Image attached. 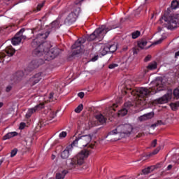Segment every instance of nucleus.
I'll list each match as a JSON object with an SVG mask.
<instances>
[{
    "instance_id": "obj_1",
    "label": "nucleus",
    "mask_w": 179,
    "mask_h": 179,
    "mask_svg": "<svg viewBox=\"0 0 179 179\" xmlns=\"http://www.w3.org/2000/svg\"><path fill=\"white\" fill-rule=\"evenodd\" d=\"M152 87L149 89L145 87H140L135 90H132L130 86H126L123 90L124 94H131V96H134L137 99L136 104L142 106L145 104V99L149 96V94H156L157 92L163 90L164 87V84L162 79L156 80L154 82L151 83Z\"/></svg>"
},
{
    "instance_id": "obj_2",
    "label": "nucleus",
    "mask_w": 179,
    "mask_h": 179,
    "mask_svg": "<svg viewBox=\"0 0 179 179\" xmlns=\"http://www.w3.org/2000/svg\"><path fill=\"white\" fill-rule=\"evenodd\" d=\"M48 34H50L48 32L38 34L36 38L32 41L31 45L32 47H36L38 45L34 50V54L35 55H37V57L44 55L46 61H51V59H54L55 57L59 55V49L53 48L50 50V48H51V44L48 42H44V40L48 37Z\"/></svg>"
},
{
    "instance_id": "obj_3",
    "label": "nucleus",
    "mask_w": 179,
    "mask_h": 179,
    "mask_svg": "<svg viewBox=\"0 0 179 179\" xmlns=\"http://www.w3.org/2000/svg\"><path fill=\"white\" fill-rule=\"evenodd\" d=\"M89 155H90V152L88 150H83L73 158L68 159L66 163L67 166L70 170L78 169L79 166H82L85 163V160L89 157Z\"/></svg>"
},
{
    "instance_id": "obj_4",
    "label": "nucleus",
    "mask_w": 179,
    "mask_h": 179,
    "mask_svg": "<svg viewBox=\"0 0 179 179\" xmlns=\"http://www.w3.org/2000/svg\"><path fill=\"white\" fill-rule=\"evenodd\" d=\"M92 142V136L90 135H84V136H79L75 141L73 142L72 145L73 146H78L79 148H85L88 146L93 149V145H90Z\"/></svg>"
},
{
    "instance_id": "obj_5",
    "label": "nucleus",
    "mask_w": 179,
    "mask_h": 179,
    "mask_svg": "<svg viewBox=\"0 0 179 179\" xmlns=\"http://www.w3.org/2000/svg\"><path fill=\"white\" fill-rule=\"evenodd\" d=\"M111 29L113 28L109 29L108 27H106V25L101 26L99 28L96 29L93 34L90 35L88 38L89 41H93V40H96V38L99 41L103 40L104 36H106L107 32L110 31Z\"/></svg>"
},
{
    "instance_id": "obj_6",
    "label": "nucleus",
    "mask_w": 179,
    "mask_h": 179,
    "mask_svg": "<svg viewBox=\"0 0 179 179\" xmlns=\"http://www.w3.org/2000/svg\"><path fill=\"white\" fill-rule=\"evenodd\" d=\"M162 20L168 23L169 27L171 30H173V29H176V27H178L179 26L177 15H170L168 18H166V16H164L159 20V23H162Z\"/></svg>"
},
{
    "instance_id": "obj_7",
    "label": "nucleus",
    "mask_w": 179,
    "mask_h": 179,
    "mask_svg": "<svg viewBox=\"0 0 179 179\" xmlns=\"http://www.w3.org/2000/svg\"><path fill=\"white\" fill-rule=\"evenodd\" d=\"M113 111H115V109H114L113 106L106 108L103 113H99L96 115V119L99 121L101 124H106L107 117H110Z\"/></svg>"
},
{
    "instance_id": "obj_8",
    "label": "nucleus",
    "mask_w": 179,
    "mask_h": 179,
    "mask_svg": "<svg viewBox=\"0 0 179 179\" xmlns=\"http://www.w3.org/2000/svg\"><path fill=\"white\" fill-rule=\"evenodd\" d=\"M133 129L134 127L131 124H122L116 128V131H117L122 138L124 136H128V135H131Z\"/></svg>"
},
{
    "instance_id": "obj_9",
    "label": "nucleus",
    "mask_w": 179,
    "mask_h": 179,
    "mask_svg": "<svg viewBox=\"0 0 179 179\" xmlns=\"http://www.w3.org/2000/svg\"><path fill=\"white\" fill-rule=\"evenodd\" d=\"M15 52L16 50L12 48V46H8L5 50V52L7 54V55H6L5 52H1L0 59H1V61L9 62L10 61V59H9L10 57H13Z\"/></svg>"
},
{
    "instance_id": "obj_10",
    "label": "nucleus",
    "mask_w": 179,
    "mask_h": 179,
    "mask_svg": "<svg viewBox=\"0 0 179 179\" xmlns=\"http://www.w3.org/2000/svg\"><path fill=\"white\" fill-rule=\"evenodd\" d=\"M83 43H85V40L83 38H79L76 43L75 44H73L72 45V48L73 50V54L74 55H76L77 54H80V52H82V51H83V45H82V44H83Z\"/></svg>"
},
{
    "instance_id": "obj_11",
    "label": "nucleus",
    "mask_w": 179,
    "mask_h": 179,
    "mask_svg": "<svg viewBox=\"0 0 179 179\" xmlns=\"http://www.w3.org/2000/svg\"><path fill=\"white\" fill-rule=\"evenodd\" d=\"M23 33H24V29H21L12 39V44L13 45H17L18 44H20L22 42V40H26L27 37L26 36L23 35Z\"/></svg>"
},
{
    "instance_id": "obj_12",
    "label": "nucleus",
    "mask_w": 179,
    "mask_h": 179,
    "mask_svg": "<svg viewBox=\"0 0 179 179\" xmlns=\"http://www.w3.org/2000/svg\"><path fill=\"white\" fill-rule=\"evenodd\" d=\"M172 96H173V94H171V92H169L168 94L164 95L162 97L155 100L152 102V104H164L170 101V100H171Z\"/></svg>"
},
{
    "instance_id": "obj_13",
    "label": "nucleus",
    "mask_w": 179,
    "mask_h": 179,
    "mask_svg": "<svg viewBox=\"0 0 179 179\" xmlns=\"http://www.w3.org/2000/svg\"><path fill=\"white\" fill-rule=\"evenodd\" d=\"M80 12V8H78L75 13H71L69 16L66 17L65 20V23L68 24H71V23H73V22L76 21V18L79 16V13Z\"/></svg>"
},
{
    "instance_id": "obj_14",
    "label": "nucleus",
    "mask_w": 179,
    "mask_h": 179,
    "mask_svg": "<svg viewBox=\"0 0 179 179\" xmlns=\"http://www.w3.org/2000/svg\"><path fill=\"white\" fill-rule=\"evenodd\" d=\"M115 51H117V43H108L103 48L102 54L106 55L108 52H115Z\"/></svg>"
},
{
    "instance_id": "obj_15",
    "label": "nucleus",
    "mask_w": 179,
    "mask_h": 179,
    "mask_svg": "<svg viewBox=\"0 0 179 179\" xmlns=\"http://www.w3.org/2000/svg\"><path fill=\"white\" fill-rule=\"evenodd\" d=\"M108 141H110V142H115V141H119L121 138V135L118 133V131L116 129L110 131L108 136H106Z\"/></svg>"
},
{
    "instance_id": "obj_16",
    "label": "nucleus",
    "mask_w": 179,
    "mask_h": 179,
    "mask_svg": "<svg viewBox=\"0 0 179 179\" xmlns=\"http://www.w3.org/2000/svg\"><path fill=\"white\" fill-rule=\"evenodd\" d=\"M73 145L71 144L61 152L62 159H68V157L71 156L72 151L73 150Z\"/></svg>"
},
{
    "instance_id": "obj_17",
    "label": "nucleus",
    "mask_w": 179,
    "mask_h": 179,
    "mask_svg": "<svg viewBox=\"0 0 179 179\" xmlns=\"http://www.w3.org/2000/svg\"><path fill=\"white\" fill-rule=\"evenodd\" d=\"M41 108H44L43 103L36 106L34 108L29 109L26 114V118H30L32 114H34V113H36V111H38V110H41Z\"/></svg>"
},
{
    "instance_id": "obj_18",
    "label": "nucleus",
    "mask_w": 179,
    "mask_h": 179,
    "mask_svg": "<svg viewBox=\"0 0 179 179\" xmlns=\"http://www.w3.org/2000/svg\"><path fill=\"white\" fill-rule=\"evenodd\" d=\"M155 117V113L150 112L147 114H144L140 116L138 120L140 122H143V121H148V120H152Z\"/></svg>"
},
{
    "instance_id": "obj_19",
    "label": "nucleus",
    "mask_w": 179,
    "mask_h": 179,
    "mask_svg": "<svg viewBox=\"0 0 179 179\" xmlns=\"http://www.w3.org/2000/svg\"><path fill=\"white\" fill-rule=\"evenodd\" d=\"M132 106L133 105L131 102L124 103L125 108L119 110L118 115H120V117H124V115H127V114H128V110L129 109V107Z\"/></svg>"
},
{
    "instance_id": "obj_20",
    "label": "nucleus",
    "mask_w": 179,
    "mask_h": 179,
    "mask_svg": "<svg viewBox=\"0 0 179 179\" xmlns=\"http://www.w3.org/2000/svg\"><path fill=\"white\" fill-rule=\"evenodd\" d=\"M41 79H43V76H41V73H38L30 79V82L33 85H36L40 82Z\"/></svg>"
},
{
    "instance_id": "obj_21",
    "label": "nucleus",
    "mask_w": 179,
    "mask_h": 179,
    "mask_svg": "<svg viewBox=\"0 0 179 179\" xmlns=\"http://www.w3.org/2000/svg\"><path fill=\"white\" fill-rule=\"evenodd\" d=\"M155 170H156V166H149V167L143 169V174H149V173H152V171H155Z\"/></svg>"
},
{
    "instance_id": "obj_22",
    "label": "nucleus",
    "mask_w": 179,
    "mask_h": 179,
    "mask_svg": "<svg viewBox=\"0 0 179 179\" xmlns=\"http://www.w3.org/2000/svg\"><path fill=\"white\" fill-rule=\"evenodd\" d=\"M148 44V41L145 39H141L138 42V47L141 48V50H143L145 47H146V45Z\"/></svg>"
},
{
    "instance_id": "obj_23",
    "label": "nucleus",
    "mask_w": 179,
    "mask_h": 179,
    "mask_svg": "<svg viewBox=\"0 0 179 179\" xmlns=\"http://www.w3.org/2000/svg\"><path fill=\"white\" fill-rule=\"evenodd\" d=\"M24 74L22 73V71H18L13 76V80H19L22 79V76Z\"/></svg>"
},
{
    "instance_id": "obj_24",
    "label": "nucleus",
    "mask_w": 179,
    "mask_h": 179,
    "mask_svg": "<svg viewBox=\"0 0 179 179\" xmlns=\"http://www.w3.org/2000/svg\"><path fill=\"white\" fill-rule=\"evenodd\" d=\"M16 135H17L16 131L10 132L3 136V139L6 141V139H10V138H13V136H16Z\"/></svg>"
},
{
    "instance_id": "obj_25",
    "label": "nucleus",
    "mask_w": 179,
    "mask_h": 179,
    "mask_svg": "<svg viewBox=\"0 0 179 179\" xmlns=\"http://www.w3.org/2000/svg\"><path fill=\"white\" fill-rule=\"evenodd\" d=\"M148 69L150 71H155L157 68V63L156 62H152L149 64V65L147 66Z\"/></svg>"
},
{
    "instance_id": "obj_26",
    "label": "nucleus",
    "mask_w": 179,
    "mask_h": 179,
    "mask_svg": "<svg viewBox=\"0 0 179 179\" xmlns=\"http://www.w3.org/2000/svg\"><path fill=\"white\" fill-rule=\"evenodd\" d=\"M68 173L66 171H63L62 173H58L56 174V179H64L65 175Z\"/></svg>"
},
{
    "instance_id": "obj_27",
    "label": "nucleus",
    "mask_w": 179,
    "mask_h": 179,
    "mask_svg": "<svg viewBox=\"0 0 179 179\" xmlns=\"http://www.w3.org/2000/svg\"><path fill=\"white\" fill-rule=\"evenodd\" d=\"M29 66L31 67V69L29 71H33V69H34L35 68H37L38 66V64H37V61L36 60L32 61L30 63Z\"/></svg>"
},
{
    "instance_id": "obj_28",
    "label": "nucleus",
    "mask_w": 179,
    "mask_h": 179,
    "mask_svg": "<svg viewBox=\"0 0 179 179\" xmlns=\"http://www.w3.org/2000/svg\"><path fill=\"white\" fill-rule=\"evenodd\" d=\"M170 106L173 111H176L179 108V101L171 103Z\"/></svg>"
},
{
    "instance_id": "obj_29",
    "label": "nucleus",
    "mask_w": 179,
    "mask_h": 179,
    "mask_svg": "<svg viewBox=\"0 0 179 179\" xmlns=\"http://www.w3.org/2000/svg\"><path fill=\"white\" fill-rule=\"evenodd\" d=\"M141 36V31H135L131 34V37L135 40V38H138Z\"/></svg>"
},
{
    "instance_id": "obj_30",
    "label": "nucleus",
    "mask_w": 179,
    "mask_h": 179,
    "mask_svg": "<svg viewBox=\"0 0 179 179\" xmlns=\"http://www.w3.org/2000/svg\"><path fill=\"white\" fill-rule=\"evenodd\" d=\"M171 8L172 9H177V8H179V1L176 0L172 1Z\"/></svg>"
},
{
    "instance_id": "obj_31",
    "label": "nucleus",
    "mask_w": 179,
    "mask_h": 179,
    "mask_svg": "<svg viewBox=\"0 0 179 179\" xmlns=\"http://www.w3.org/2000/svg\"><path fill=\"white\" fill-rule=\"evenodd\" d=\"M52 27H55V29L59 28V22L58 21H55L51 24Z\"/></svg>"
},
{
    "instance_id": "obj_32",
    "label": "nucleus",
    "mask_w": 179,
    "mask_h": 179,
    "mask_svg": "<svg viewBox=\"0 0 179 179\" xmlns=\"http://www.w3.org/2000/svg\"><path fill=\"white\" fill-rule=\"evenodd\" d=\"M83 110V104H80L76 109H75V112L76 113H80V111H82Z\"/></svg>"
},
{
    "instance_id": "obj_33",
    "label": "nucleus",
    "mask_w": 179,
    "mask_h": 179,
    "mask_svg": "<svg viewBox=\"0 0 179 179\" xmlns=\"http://www.w3.org/2000/svg\"><path fill=\"white\" fill-rule=\"evenodd\" d=\"M173 95L175 96V97H176V99H179V90L178 89L174 90Z\"/></svg>"
},
{
    "instance_id": "obj_34",
    "label": "nucleus",
    "mask_w": 179,
    "mask_h": 179,
    "mask_svg": "<svg viewBox=\"0 0 179 179\" xmlns=\"http://www.w3.org/2000/svg\"><path fill=\"white\" fill-rule=\"evenodd\" d=\"M66 135V131H62V133L59 134V137L60 138V139H62V138H65Z\"/></svg>"
},
{
    "instance_id": "obj_35",
    "label": "nucleus",
    "mask_w": 179,
    "mask_h": 179,
    "mask_svg": "<svg viewBox=\"0 0 179 179\" xmlns=\"http://www.w3.org/2000/svg\"><path fill=\"white\" fill-rule=\"evenodd\" d=\"M17 153V149H14L11 151L10 153V157H14V156H16V154Z\"/></svg>"
},
{
    "instance_id": "obj_36",
    "label": "nucleus",
    "mask_w": 179,
    "mask_h": 179,
    "mask_svg": "<svg viewBox=\"0 0 179 179\" xmlns=\"http://www.w3.org/2000/svg\"><path fill=\"white\" fill-rule=\"evenodd\" d=\"M118 66V64H111L109 65L108 68L109 69H114V68H117Z\"/></svg>"
},
{
    "instance_id": "obj_37",
    "label": "nucleus",
    "mask_w": 179,
    "mask_h": 179,
    "mask_svg": "<svg viewBox=\"0 0 179 179\" xmlns=\"http://www.w3.org/2000/svg\"><path fill=\"white\" fill-rule=\"evenodd\" d=\"M49 101H54V92L50 94Z\"/></svg>"
},
{
    "instance_id": "obj_38",
    "label": "nucleus",
    "mask_w": 179,
    "mask_h": 179,
    "mask_svg": "<svg viewBox=\"0 0 179 179\" xmlns=\"http://www.w3.org/2000/svg\"><path fill=\"white\" fill-rule=\"evenodd\" d=\"M12 90V85H8L6 87V92H7V93H9V92H10Z\"/></svg>"
},
{
    "instance_id": "obj_39",
    "label": "nucleus",
    "mask_w": 179,
    "mask_h": 179,
    "mask_svg": "<svg viewBox=\"0 0 179 179\" xmlns=\"http://www.w3.org/2000/svg\"><path fill=\"white\" fill-rule=\"evenodd\" d=\"M161 148L162 147H158L155 150H154L152 155H157V153H159V152L160 151Z\"/></svg>"
},
{
    "instance_id": "obj_40",
    "label": "nucleus",
    "mask_w": 179,
    "mask_h": 179,
    "mask_svg": "<svg viewBox=\"0 0 179 179\" xmlns=\"http://www.w3.org/2000/svg\"><path fill=\"white\" fill-rule=\"evenodd\" d=\"M78 97H80V99H83V97H85V93L84 92H79L78 94Z\"/></svg>"
},
{
    "instance_id": "obj_41",
    "label": "nucleus",
    "mask_w": 179,
    "mask_h": 179,
    "mask_svg": "<svg viewBox=\"0 0 179 179\" xmlns=\"http://www.w3.org/2000/svg\"><path fill=\"white\" fill-rule=\"evenodd\" d=\"M43 6H44V3L38 4L37 6V10H41V8H43Z\"/></svg>"
},
{
    "instance_id": "obj_42",
    "label": "nucleus",
    "mask_w": 179,
    "mask_h": 179,
    "mask_svg": "<svg viewBox=\"0 0 179 179\" xmlns=\"http://www.w3.org/2000/svg\"><path fill=\"white\" fill-rule=\"evenodd\" d=\"M165 38H166V37H162V38H160L159 40L156 41L155 44H160V43H162V41H163V40H164Z\"/></svg>"
},
{
    "instance_id": "obj_43",
    "label": "nucleus",
    "mask_w": 179,
    "mask_h": 179,
    "mask_svg": "<svg viewBox=\"0 0 179 179\" xmlns=\"http://www.w3.org/2000/svg\"><path fill=\"white\" fill-rule=\"evenodd\" d=\"M158 125H162V121L161 120L158 121L157 123L152 124V127H157Z\"/></svg>"
},
{
    "instance_id": "obj_44",
    "label": "nucleus",
    "mask_w": 179,
    "mask_h": 179,
    "mask_svg": "<svg viewBox=\"0 0 179 179\" xmlns=\"http://www.w3.org/2000/svg\"><path fill=\"white\" fill-rule=\"evenodd\" d=\"M156 145H157V140H154L151 144V146H152V148H155Z\"/></svg>"
},
{
    "instance_id": "obj_45",
    "label": "nucleus",
    "mask_w": 179,
    "mask_h": 179,
    "mask_svg": "<svg viewBox=\"0 0 179 179\" xmlns=\"http://www.w3.org/2000/svg\"><path fill=\"white\" fill-rule=\"evenodd\" d=\"M24 127H26V124L25 123H20V129H24Z\"/></svg>"
},
{
    "instance_id": "obj_46",
    "label": "nucleus",
    "mask_w": 179,
    "mask_h": 179,
    "mask_svg": "<svg viewBox=\"0 0 179 179\" xmlns=\"http://www.w3.org/2000/svg\"><path fill=\"white\" fill-rule=\"evenodd\" d=\"M40 30V29H38V27L36 28H34L31 31L32 34H34V31H38Z\"/></svg>"
},
{
    "instance_id": "obj_47",
    "label": "nucleus",
    "mask_w": 179,
    "mask_h": 179,
    "mask_svg": "<svg viewBox=\"0 0 179 179\" xmlns=\"http://www.w3.org/2000/svg\"><path fill=\"white\" fill-rule=\"evenodd\" d=\"M150 58H151L150 56H147V57L144 59L145 62H148V61H150Z\"/></svg>"
},
{
    "instance_id": "obj_48",
    "label": "nucleus",
    "mask_w": 179,
    "mask_h": 179,
    "mask_svg": "<svg viewBox=\"0 0 179 179\" xmlns=\"http://www.w3.org/2000/svg\"><path fill=\"white\" fill-rule=\"evenodd\" d=\"M98 57L97 56H95L94 57H93L92 59V61L93 62H94V61H97V59H98Z\"/></svg>"
},
{
    "instance_id": "obj_49",
    "label": "nucleus",
    "mask_w": 179,
    "mask_h": 179,
    "mask_svg": "<svg viewBox=\"0 0 179 179\" xmlns=\"http://www.w3.org/2000/svg\"><path fill=\"white\" fill-rule=\"evenodd\" d=\"M173 169V165L170 164L167 166L166 170H171Z\"/></svg>"
},
{
    "instance_id": "obj_50",
    "label": "nucleus",
    "mask_w": 179,
    "mask_h": 179,
    "mask_svg": "<svg viewBox=\"0 0 179 179\" xmlns=\"http://www.w3.org/2000/svg\"><path fill=\"white\" fill-rule=\"evenodd\" d=\"M12 1H13V0H4V2H6V4L8 5V2H12Z\"/></svg>"
},
{
    "instance_id": "obj_51",
    "label": "nucleus",
    "mask_w": 179,
    "mask_h": 179,
    "mask_svg": "<svg viewBox=\"0 0 179 179\" xmlns=\"http://www.w3.org/2000/svg\"><path fill=\"white\" fill-rule=\"evenodd\" d=\"M41 127H43V123L41 122L40 124H38L37 128H41Z\"/></svg>"
},
{
    "instance_id": "obj_52",
    "label": "nucleus",
    "mask_w": 179,
    "mask_h": 179,
    "mask_svg": "<svg viewBox=\"0 0 179 179\" xmlns=\"http://www.w3.org/2000/svg\"><path fill=\"white\" fill-rule=\"evenodd\" d=\"M55 157H56L55 155L52 154L51 157L52 160H54Z\"/></svg>"
},
{
    "instance_id": "obj_53",
    "label": "nucleus",
    "mask_w": 179,
    "mask_h": 179,
    "mask_svg": "<svg viewBox=\"0 0 179 179\" xmlns=\"http://www.w3.org/2000/svg\"><path fill=\"white\" fill-rule=\"evenodd\" d=\"M83 0H79L78 1H76V4L78 5V3H80Z\"/></svg>"
},
{
    "instance_id": "obj_54",
    "label": "nucleus",
    "mask_w": 179,
    "mask_h": 179,
    "mask_svg": "<svg viewBox=\"0 0 179 179\" xmlns=\"http://www.w3.org/2000/svg\"><path fill=\"white\" fill-rule=\"evenodd\" d=\"M3 106V103L0 102V108H1V107Z\"/></svg>"
},
{
    "instance_id": "obj_55",
    "label": "nucleus",
    "mask_w": 179,
    "mask_h": 179,
    "mask_svg": "<svg viewBox=\"0 0 179 179\" xmlns=\"http://www.w3.org/2000/svg\"><path fill=\"white\" fill-rule=\"evenodd\" d=\"M55 117V113H52V117L54 118Z\"/></svg>"
},
{
    "instance_id": "obj_56",
    "label": "nucleus",
    "mask_w": 179,
    "mask_h": 179,
    "mask_svg": "<svg viewBox=\"0 0 179 179\" xmlns=\"http://www.w3.org/2000/svg\"><path fill=\"white\" fill-rule=\"evenodd\" d=\"M123 50H124V51H127V50H128V47H126V48H123Z\"/></svg>"
},
{
    "instance_id": "obj_57",
    "label": "nucleus",
    "mask_w": 179,
    "mask_h": 179,
    "mask_svg": "<svg viewBox=\"0 0 179 179\" xmlns=\"http://www.w3.org/2000/svg\"><path fill=\"white\" fill-rule=\"evenodd\" d=\"M139 136H137L138 137H141L142 136V135H143V134H138Z\"/></svg>"
},
{
    "instance_id": "obj_58",
    "label": "nucleus",
    "mask_w": 179,
    "mask_h": 179,
    "mask_svg": "<svg viewBox=\"0 0 179 179\" xmlns=\"http://www.w3.org/2000/svg\"><path fill=\"white\" fill-rule=\"evenodd\" d=\"M153 17H155V14H152V19H153Z\"/></svg>"
},
{
    "instance_id": "obj_59",
    "label": "nucleus",
    "mask_w": 179,
    "mask_h": 179,
    "mask_svg": "<svg viewBox=\"0 0 179 179\" xmlns=\"http://www.w3.org/2000/svg\"><path fill=\"white\" fill-rule=\"evenodd\" d=\"M159 31H162V28H159Z\"/></svg>"
},
{
    "instance_id": "obj_60",
    "label": "nucleus",
    "mask_w": 179,
    "mask_h": 179,
    "mask_svg": "<svg viewBox=\"0 0 179 179\" xmlns=\"http://www.w3.org/2000/svg\"><path fill=\"white\" fill-rule=\"evenodd\" d=\"M1 164H2V161H0V166H1Z\"/></svg>"
},
{
    "instance_id": "obj_61",
    "label": "nucleus",
    "mask_w": 179,
    "mask_h": 179,
    "mask_svg": "<svg viewBox=\"0 0 179 179\" xmlns=\"http://www.w3.org/2000/svg\"><path fill=\"white\" fill-rule=\"evenodd\" d=\"M114 106H116L115 103L113 104V107H114Z\"/></svg>"
},
{
    "instance_id": "obj_62",
    "label": "nucleus",
    "mask_w": 179,
    "mask_h": 179,
    "mask_svg": "<svg viewBox=\"0 0 179 179\" xmlns=\"http://www.w3.org/2000/svg\"><path fill=\"white\" fill-rule=\"evenodd\" d=\"M125 85H127V83H125Z\"/></svg>"
},
{
    "instance_id": "obj_63",
    "label": "nucleus",
    "mask_w": 179,
    "mask_h": 179,
    "mask_svg": "<svg viewBox=\"0 0 179 179\" xmlns=\"http://www.w3.org/2000/svg\"><path fill=\"white\" fill-rule=\"evenodd\" d=\"M1 60H0V62H1Z\"/></svg>"
}]
</instances>
